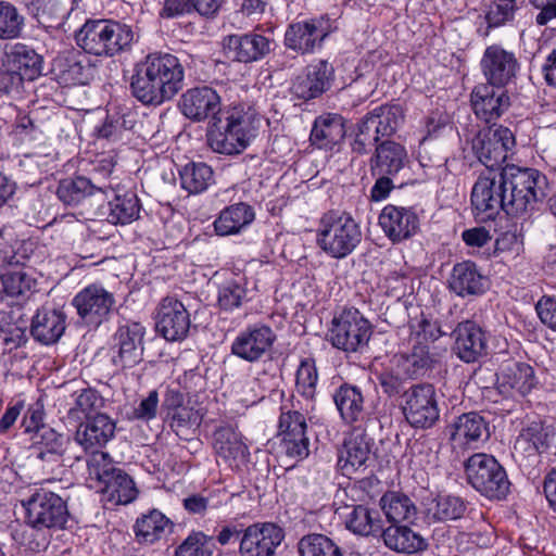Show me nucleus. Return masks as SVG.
<instances>
[{"label":"nucleus","instance_id":"obj_1","mask_svg":"<svg viewBox=\"0 0 556 556\" xmlns=\"http://www.w3.org/2000/svg\"><path fill=\"white\" fill-rule=\"evenodd\" d=\"M219 104V96L207 86L187 90L180 100L181 112L190 119L200 122L213 115L207 142L214 152L239 154L255 136L252 115L238 106L220 110Z\"/></svg>","mask_w":556,"mask_h":556},{"label":"nucleus","instance_id":"obj_2","mask_svg":"<svg viewBox=\"0 0 556 556\" xmlns=\"http://www.w3.org/2000/svg\"><path fill=\"white\" fill-rule=\"evenodd\" d=\"M185 68L172 53L154 52L135 66L130 79L132 96L144 105L170 101L184 88Z\"/></svg>","mask_w":556,"mask_h":556},{"label":"nucleus","instance_id":"obj_3","mask_svg":"<svg viewBox=\"0 0 556 556\" xmlns=\"http://www.w3.org/2000/svg\"><path fill=\"white\" fill-rule=\"evenodd\" d=\"M502 179L507 193L506 213L522 216L534 211L546 194L547 179L538 169L506 165Z\"/></svg>","mask_w":556,"mask_h":556},{"label":"nucleus","instance_id":"obj_4","mask_svg":"<svg viewBox=\"0 0 556 556\" xmlns=\"http://www.w3.org/2000/svg\"><path fill=\"white\" fill-rule=\"evenodd\" d=\"M362 230L348 213L328 211L319 219L317 245L333 258H343L361 243Z\"/></svg>","mask_w":556,"mask_h":556},{"label":"nucleus","instance_id":"obj_5","mask_svg":"<svg viewBox=\"0 0 556 556\" xmlns=\"http://www.w3.org/2000/svg\"><path fill=\"white\" fill-rule=\"evenodd\" d=\"M465 472L470 485L490 500H503L509 492L506 471L492 455L473 454L465 464Z\"/></svg>","mask_w":556,"mask_h":556},{"label":"nucleus","instance_id":"obj_6","mask_svg":"<svg viewBox=\"0 0 556 556\" xmlns=\"http://www.w3.org/2000/svg\"><path fill=\"white\" fill-rule=\"evenodd\" d=\"M371 333L370 323L359 311L349 308L332 319L329 337L334 348L355 353L367 348Z\"/></svg>","mask_w":556,"mask_h":556},{"label":"nucleus","instance_id":"obj_7","mask_svg":"<svg viewBox=\"0 0 556 556\" xmlns=\"http://www.w3.org/2000/svg\"><path fill=\"white\" fill-rule=\"evenodd\" d=\"M406 420L416 428L431 427L439 418L434 387L430 383L410 386L400 402Z\"/></svg>","mask_w":556,"mask_h":556},{"label":"nucleus","instance_id":"obj_8","mask_svg":"<svg viewBox=\"0 0 556 556\" xmlns=\"http://www.w3.org/2000/svg\"><path fill=\"white\" fill-rule=\"evenodd\" d=\"M515 147V137L504 126L480 130L471 141V150L477 159L489 169L500 167Z\"/></svg>","mask_w":556,"mask_h":556},{"label":"nucleus","instance_id":"obj_9","mask_svg":"<svg viewBox=\"0 0 556 556\" xmlns=\"http://www.w3.org/2000/svg\"><path fill=\"white\" fill-rule=\"evenodd\" d=\"M115 304L114 294L99 283L85 287L72 300L77 315L88 326H100L109 320Z\"/></svg>","mask_w":556,"mask_h":556},{"label":"nucleus","instance_id":"obj_10","mask_svg":"<svg viewBox=\"0 0 556 556\" xmlns=\"http://www.w3.org/2000/svg\"><path fill=\"white\" fill-rule=\"evenodd\" d=\"M334 80V68L326 60L307 65L291 83V94L308 101L327 92Z\"/></svg>","mask_w":556,"mask_h":556},{"label":"nucleus","instance_id":"obj_11","mask_svg":"<svg viewBox=\"0 0 556 556\" xmlns=\"http://www.w3.org/2000/svg\"><path fill=\"white\" fill-rule=\"evenodd\" d=\"M471 204L477 216L482 219L494 218L502 210L506 212L507 193L502 175L479 177L471 191Z\"/></svg>","mask_w":556,"mask_h":556},{"label":"nucleus","instance_id":"obj_12","mask_svg":"<svg viewBox=\"0 0 556 556\" xmlns=\"http://www.w3.org/2000/svg\"><path fill=\"white\" fill-rule=\"evenodd\" d=\"M275 341L276 333L269 326L256 324L239 332L232 341L231 353L241 359L254 363L271 350Z\"/></svg>","mask_w":556,"mask_h":556},{"label":"nucleus","instance_id":"obj_13","mask_svg":"<svg viewBox=\"0 0 556 556\" xmlns=\"http://www.w3.org/2000/svg\"><path fill=\"white\" fill-rule=\"evenodd\" d=\"M470 102L476 116L491 123L498 119L510 106V98L503 87L480 84L470 94Z\"/></svg>","mask_w":556,"mask_h":556},{"label":"nucleus","instance_id":"obj_14","mask_svg":"<svg viewBox=\"0 0 556 556\" xmlns=\"http://www.w3.org/2000/svg\"><path fill=\"white\" fill-rule=\"evenodd\" d=\"M283 540L282 529L275 523H255L248 527L240 541L242 556H273Z\"/></svg>","mask_w":556,"mask_h":556},{"label":"nucleus","instance_id":"obj_15","mask_svg":"<svg viewBox=\"0 0 556 556\" xmlns=\"http://www.w3.org/2000/svg\"><path fill=\"white\" fill-rule=\"evenodd\" d=\"M52 74L63 86L87 85L93 76V68L79 51H64L53 59Z\"/></svg>","mask_w":556,"mask_h":556},{"label":"nucleus","instance_id":"obj_16","mask_svg":"<svg viewBox=\"0 0 556 556\" xmlns=\"http://www.w3.org/2000/svg\"><path fill=\"white\" fill-rule=\"evenodd\" d=\"M453 351L466 363H473L486 354L488 340L482 328L472 320L459 323L453 330Z\"/></svg>","mask_w":556,"mask_h":556},{"label":"nucleus","instance_id":"obj_17","mask_svg":"<svg viewBox=\"0 0 556 556\" xmlns=\"http://www.w3.org/2000/svg\"><path fill=\"white\" fill-rule=\"evenodd\" d=\"M190 328V316L181 302L165 298L159 308L156 330L167 341H178L186 338Z\"/></svg>","mask_w":556,"mask_h":556},{"label":"nucleus","instance_id":"obj_18","mask_svg":"<svg viewBox=\"0 0 556 556\" xmlns=\"http://www.w3.org/2000/svg\"><path fill=\"white\" fill-rule=\"evenodd\" d=\"M518 62L515 55L498 46L488 47L481 60L486 84L504 87L516 75Z\"/></svg>","mask_w":556,"mask_h":556},{"label":"nucleus","instance_id":"obj_19","mask_svg":"<svg viewBox=\"0 0 556 556\" xmlns=\"http://www.w3.org/2000/svg\"><path fill=\"white\" fill-rule=\"evenodd\" d=\"M216 455L230 467L239 468L249 460L250 452L240 432L230 425L218 427L213 433Z\"/></svg>","mask_w":556,"mask_h":556},{"label":"nucleus","instance_id":"obj_20","mask_svg":"<svg viewBox=\"0 0 556 556\" xmlns=\"http://www.w3.org/2000/svg\"><path fill=\"white\" fill-rule=\"evenodd\" d=\"M490 437L489 422L485 418L476 412H470L458 416L451 425L450 439L457 446H478L485 442Z\"/></svg>","mask_w":556,"mask_h":556},{"label":"nucleus","instance_id":"obj_21","mask_svg":"<svg viewBox=\"0 0 556 556\" xmlns=\"http://www.w3.org/2000/svg\"><path fill=\"white\" fill-rule=\"evenodd\" d=\"M379 225L390 240L399 242L416 232L418 217L410 208L389 204L379 215Z\"/></svg>","mask_w":556,"mask_h":556},{"label":"nucleus","instance_id":"obj_22","mask_svg":"<svg viewBox=\"0 0 556 556\" xmlns=\"http://www.w3.org/2000/svg\"><path fill=\"white\" fill-rule=\"evenodd\" d=\"M497 391L505 397L525 396L534 387L533 369L522 363H514L497 374Z\"/></svg>","mask_w":556,"mask_h":556},{"label":"nucleus","instance_id":"obj_23","mask_svg":"<svg viewBox=\"0 0 556 556\" xmlns=\"http://www.w3.org/2000/svg\"><path fill=\"white\" fill-rule=\"evenodd\" d=\"M144 328L134 323L131 325L122 326L116 332L118 341V354L114 357V363L123 368H132L142 361V339Z\"/></svg>","mask_w":556,"mask_h":556},{"label":"nucleus","instance_id":"obj_24","mask_svg":"<svg viewBox=\"0 0 556 556\" xmlns=\"http://www.w3.org/2000/svg\"><path fill=\"white\" fill-rule=\"evenodd\" d=\"M79 382L73 380L63 386L65 393L70 395L71 402L67 403V418L70 420L80 422L88 418L89 415L102 407V396L91 388H77Z\"/></svg>","mask_w":556,"mask_h":556},{"label":"nucleus","instance_id":"obj_25","mask_svg":"<svg viewBox=\"0 0 556 556\" xmlns=\"http://www.w3.org/2000/svg\"><path fill=\"white\" fill-rule=\"evenodd\" d=\"M267 37H225L223 52L226 59L238 62H252L269 52Z\"/></svg>","mask_w":556,"mask_h":556},{"label":"nucleus","instance_id":"obj_26","mask_svg":"<svg viewBox=\"0 0 556 556\" xmlns=\"http://www.w3.org/2000/svg\"><path fill=\"white\" fill-rule=\"evenodd\" d=\"M370 452V439L363 429L355 428L340 451L339 464L342 470L346 473L357 470L369 459Z\"/></svg>","mask_w":556,"mask_h":556},{"label":"nucleus","instance_id":"obj_27","mask_svg":"<svg viewBox=\"0 0 556 556\" xmlns=\"http://www.w3.org/2000/svg\"><path fill=\"white\" fill-rule=\"evenodd\" d=\"M16 62L18 71H3L0 73V94H20L24 88V81L31 83L35 79V61L24 48H17Z\"/></svg>","mask_w":556,"mask_h":556},{"label":"nucleus","instance_id":"obj_28","mask_svg":"<svg viewBox=\"0 0 556 556\" xmlns=\"http://www.w3.org/2000/svg\"><path fill=\"white\" fill-rule=\"evenodd\" d=\"M408 162L407 151L399 142L386 140L377 144L371 157V170L376 175H395Z\"/></svg>","mask_w":556,"mask_h":556},{"label":"nucleus","instance_id":"obj_29","mask_svg":"<svg viewBox=\"0 0 556 556\" xmlns=\"http://www.w3.org/2000/svg\"><path fill=\"white\" fill-rule=\"evenodd\" d=\"M484 281L477 265L471 261H464L453 267L448 287L455 294L465 298L481 294L484 291Z\"/></svg>","mask_w":556,"mask_h":556},{"label":"nucleus","instance_id":"obj_30","mask_svg":"<svg viewBox=\"0 0 556 556\" xmlns=\"http://www.w3.org/2000/svg\"><path fill=\"white\" fill-rule=\"evenodd\" d=\"M345 136L344 118L334 113L318 116L313 125L309 140L319 149H331Z\"/></svg>","mask_w":556,"mask_h":556},{"label":"nucleus","instance_id":"obj_31","mask_svg":"<svg viewBox=\"0 0 556 556\" xmlns=\"http://www.w3.org/2000/svg\"><path fill=\"white\" fill-rule=\"evenodd\" d=\"M115 432V422L105 414H98L87 424L80 425L76 432V441L86 450L105 445Z\"/></svg>","mask_w":556,"mask_h":556},{"label":"nucleus","instance_id":"obj_32","mask_svg":"<svg viewBox=\"0 0 556 556\" xmlns=\"http://www.w3.org/2000/svg\"><path fill=\"white\" fill-rule=\"evenodd\" d=\"M394 359L399 371L404 374V377L408 379L425 377L432 370L434 364V358L429 351V346L421 342L414 345L409 353L396 355Z\"/></svg>","mask_w":556,"mask_h":556},{"label":"nucleus","instance_id":"obj_33","mask_svg":"<svg viewBox=\"0 0 556 556\" xmlns=\"http://www.w3.org/2000/svg\"><path fill=\"white\" fill-rule=\"evenodd\" d=\"M386 546L396 553H416L427 548L426 540L407 526L392 523L380 531Z\"/></svg>","mask_w":556,"mask_h":556},{"label":"nucleus","instance_id":"obj_34","mask_svg":"<svg viewBox=\"0 0 556 556\" xmlns=\"http://www.w3.org/2000/svg\"><path fill=\"white\" fill-rule=\"evenodd\" d=\"M39 509L37 510V532L38 527L62 528L68 516L67 507L62 497L54 492H45L42 495L37 493Z\"/></svg>","mask_w":556,"mask_h":556},{"label":"nucleus","instance_id":"obj_35","mask_svg":"<svg viewBox=\"0 0 556 556\" xmlns=\"http://www.w3.org/2000/svg\"><path fill=\"white\" fill-rule=\"evenodd\" d=\"M341 418L346 424H354L364 417V396L356 386L344 383L332 395Z\"/></svg>","mask_w":556,"mask_h":556},{"label":"nucleus","instance_id":"obj_36","mask_svg":"<svg viewBox=\"0 0 556 556\" xmlns=\"http://www.w3.org/2000/svg\"><path fill=\"white\" fill-rule=\"evenodd\" d=\"M254 219L253 208L243 203H236L224 208L214 222L215 231L219 236L238 233Z\"/></svg>","mask_w":556,"mask_h":556},{"label":"nucleus","instance_id":"obj_37","mask_svg":"<svg viewBox=\"0 0 556 556\" xmlns=\"http://www.w3.org/2000/svg\"><path fill=\"white\" fill-rule=\"evenodd\" d=\"M98 490L114 505H126L138 494L134 480L122 469H117Z\"/></svg>","mask_w":556,"mask_h":556},{"label":"nucleus","instance_id":"obj_38","mask_svg":"<svg viewBox=\"0 0 556 556\" xmlns=\"http://www.w3.org/2000/svg\"><path fill=\"white\" fill-rule=\"evenodd\" d=\"M74 40L86 53L98 56H113L131 45V37H74Z\"/></svg>","mask_w":556,"mask_h":556},{"label":"nucleus","instance_id":"obj_39","mask_svg":"<svg viewBox=\"0 0 556 556\" xmlns=\"http://www.w3.org/2000/svg\"><path fill=\"white\" fill-rule=\"evenodd\" d=\"M380 505L391 525L402 521L412 522L417 516L414 502L403 493H386L380 500Z\"/></svg>","mask_w":556,"mask_h":556},{"label":"nucleus","instance_id":"obj_40","mask_svg":"<svg viewBox=\"0 0 556 556\" xmlns=\"http://www.w3.org/2000/svg\"><path fill=\"white\" fill-rule=\"evenodd\" d=\"M367 114L371 117L372 127H376V132L380 138L395 134L404 122V110L400 104H382Z\"/></svg>","mask_w":556,"mask_h":556},{"label":"nucleus","instance_id":"obj_41","mask_svg":"<svg viewBox=\"0 0 556 556\" xmlns=\"http://www.w3.org/2000/svg\"><path fill=\"white\" fill-rule=\"evenodd\" d=\"M106 188V185L97 187L90 179L77 176L62 180L56 189V195L64 204L76 205L92 194L94 189L104 191Z\"/></svg>","mask_w":556,"mask_h":556},{"label":"nucleus","instance_id":"obj_42","mask_svg":"<svg viewBox=\"0 0 556 556\" xmlns=\"http://www.w3.org/2000/svg\"><path fill=\"white\" fill-rule=\"evenodd\" d=\"M110 212L108 220L111 224L125 225L138 218L140 212L139 199L135 192L128 191L124 194H116L109 202Z\"/></svg>","mask_w":556,"mask_h":556},{"label":"nucleus","instance_id":"obj_43","mask_svg":"<svg viewBox=\"0 0 556 556\" xmlns=\"http://www.w3.org/2000/svg\"><path fill=\"white\" fill-rule=\"evenodd\" d=\"M169 523V519L164 514L156 509L151 510L136 521V538L140 543L152 544L161 539Z\"/></svg>","mask_w":556,"mask_h":556},{"label":"nucleus","instance_id":"obj_44","mask_svg":"<svg viewBox=\"0 0 556 556\" xmlns=\"http://www.w3.org/2000/svg\"><path fill=\"white\" fill-rule=\"evenodd\" d=\"M346 527L356 534L370 535L382 530V520L378 510L358 505L349 514Z\"/></svg>","mask_w":556,"mask_h":556},{"label":"nucleus","instance_id":"obj_45","mask_svg":"<svg viewBox=\"0 0 556 556\" xmlns=\"http://www.w3.org/2000/svg\"><path fill=\"white\" fill-rule=\"evenodd\" d=\"M213 182V170L205 163L187 164L180 170V185L190 194L205 191Z\"/></svg>","mask_w":556,"mask_h":556},{"label":"nucleus","instance_id":"obj_46","mask_svg":"<svg viewBox=\"0 0 556 556\" xmlns=\"http://www.w3.org/2000/svg\"><path fill=\"white\" fill-rule=\"evenodd\" d=\"M65 330V319L56 309L37 313V341L45 344L56 342Z\"/></svg>","mask_w":556,"mask_h":556},{"label":"nucleus","instance_id":"obj_47","mask_svg":"<svg viewBox=\"0 0 556 556\" xmlns=\"http://www.w3.org/2000/svg\"><path fill=\"white\" fill-rule=\"evenodd\" d=\"M467 510L463 498L453 495H441L434 500L429 514L437 521H452L462 518Z\"/></svg>","mask_w":556,"mask_h":556},{"label":"nucleus","instance_id":"obj_48","mask_svg":"<svg viewBox=\"0 0 556 556\" xmlns=\"http://www.w3.org/2000/svg\"><path fill=\"white\" fill-rule=\"evenodd\" d=\"M301 556H339L341 548L324 534H308L299 544Z\"/></svg>","mask_w":556,"mask_h":556},{"label":"nucleus","instance_id":"obj_49","mask_svg":"<svg viewBox=\"0 0 556 556\" xmlns=\"http://www.w3.org/2000/svg\"><path fill=\"white\" fill-rule=\"evenodd\" d=\"M89 480L94 482L92 488H100L109 477L118 469L114 466L108 453L96 451L87 459Z\"/></svg>","mask_w":556,"mask_h":556},{"label":"nucleus","instance_id":"obj_50","mask_svg":"<svg viewBox=\"0 0 556 556\" xmlns=\"http://www.w3.org/2000/svg\"><path fill=\"white\" fill-rule=\"evenodd\" d=\"M214 543L202 531H192L175 549V556H213Z\"/></svg>","mask_w":556,"mask_h":556},{"label":"nucleus","instance_id":"obj_51","mask_svg":"<svg viewBox=\"0 0 556 556\" xmlns=\"http://www.w3.org/2000/svg\"><path fill=\"white\" fill-rule=\"evenodd\" d=\"M40 470L42 479L40 484L61 481L64 472L61 452H37V471Z\"/></svg>","mask_w":556,"mask_h":556},{"label":"nucleus","instance_id":"obj_52","mask_svg":"<svg viewBox=\"0 0 556 556\" xmlns=\"http://www.w3.org/2000/svg\"><path fill=\"white\" fill-rule=\"evenodd\" d=\"M3 291L12 298L31 294V277L23 268H12L1 274Z\"/></svg>","mask_w":556,"mask_h":556},{"label":"nucleus","instance_id":"obj_53","mask_svg":"<svg viewBox=\"0 0 556 556\" xmlns=\"http://www.w3.org/2000/svg\"><path fill=\"white\" fill-rule=\"evenodd\" d=\"M339 30L336 21H331L328 16H320L308 21H299L289 25L285 35H330Z\"/></svg>","mask_w":556,"mask_h":556},{"label":"nucleus","instance_id":"obj_54","mask_svg":"<svg viewBox=\"0 0 556 556\" xmlns=\"http://www.w3.org/2000/svg\"><path fill=\"white\" fill-rule=\"evenodd\" d=\"M170 418V428L180 438L188 434L190 429L199 427L201 422L200 413L191 406L178 407L175 412L168 413Z\"/></svg>","mask_w":556,"mask_h":556},{"label":"nucleus","instance_id":"obj_55","mask_svg":"<svg viewBox=\"0 0 556 556\" xmlns=\"http://www.w3.org/2000/svg\"><path fill=\"white\" fill-rule=\"evenodd\" d=\"M73 33L74 35H130L131 30L128 26L112 20H87Z\"/></svg>","mask_w":556,"mask_h":556},{"label":"nucleus","instance_id":"obj_56","mask_svg":"<svg viewBox=\"0 0 556 556\" xmlns=\"http://www.w3.org/2000/svg\"><path fill=\"white\" fill-rule=\"evenodd\" d=\"M247 298V289L237 280H228L219 287L218 305L224 311H233L242 305Z\"/></svg>","mask_w":556,"mask_h":556},{"label":"nucleus","instance_id":"obj_57","mask_svg":"<svg viewBox=\"0 0 556 556\" xmlns=\"http://www.w3.org/2000/svg\"><path fill=\"white\" fill-rule=\"evenodd\" d=\"M374 122L371 117L366 114L357 124L355 139L352 143V150L358 154H365L369 148L377 144L380 140L379 135L376 132V127H372Z\"/></svg>","mask_w":556,"mask_h":556},{"label":"nucleus","instance_id":"obj_58","mask_svg":"<svg viewBox=\"0 0 556 556\" xmlns=\"http://www.w3.org/2000/svg\"><path fill=\"white\" fill-rule=\"evenodd\" d=\"M317 369L312 359L301 362L296 371V390L304 397L312 400L316 393Z\"/></svg>","mask_w":556,"mask_h":556},{"label":"nucleus","instance_id":"obj_59","mask_svg":"<svg viewBox=\"0 0 556 556\" xmlns=\"http://www.w3.org/2000/svg\"><path fill=\"white\" fill-rule=\"evenodd\" d=\"M37 2H40V7H37V22L45 31H52L60 27L64 33L72 30L71 24L74 20L72 15H68L64 23L54 24L52 22L58 11L56 2H52V0H37Z\"/></svg>","mask_w":556,"mask_h":556},{"label":"nucleus","instance_id":"obj_60","mask_svg":"<svg viewBox=\"0 0 556 556\" xmlns=\"http://www.w3.org/2000/svg\"><path fill=\"white\" fill-rule=\"evenodd\" d=\"M408 378L404 377V374L399 371V367L394 365V367L390 368L381 372L378 377L379 384L388 396H400L402 400V394L407 390L405 387V381Z\"/></svg>","mask_w":556,"mask_h":556},{"label":"nucleus","instance_id":"obj_61","mask_svg":"<svg viewBox=\"0 0 556 556\" xmlns=\"http://www.w3.org/2000/svg\"><path fill=\"white\" fill-rule=\"evenodd\" d=\"M516 4L514 0H497L489 7L485 14L488 27H496L505 24L514 16Z\"/></svg>","mask_w":556,"mask_h":556},{"label":"nucleus","instance_id":"obj_62","mask_svg":"<svg viewBox=\"0 0 556 556\" xmlns=\"http://www.w3.org/2000/svg\"><path fill=\"white\" fill-rule=\"evenodd\" d=\"M23 18L16 9L4 2H0V35H17L21 31Z\"/></svg>","mask_w":556,"mask_h":556},{"label":"nucleus","instance_id":"obj_63","mask_svg":"<svg viewBox=\"0 0 556 556\" xmlns=\"http://www.w3.org/2000/svg\"><path fill=\"white\" fill-rule=\"evenodd\" d=\"M38 414L39 402L37 401V438H40V441H37V452L40 450L45 452H61V437L52 428L46 427L45 425H39Z\"/></svg>","mask_w":556,"mask_h":556},{"label":"nucleus","instance_id":"obj_64","mask_svg":"<svg viewBox=\"0 0 556 556\" xmlns=\"http://www.w3.org/2000/svg\"><path fill=\"white\" fill-rule=\"evenodd\" d=\"M535 308L541 321L556 332V299L542 298Z\"/></svg>","mask_w":556,"mask_h":556}]
</instances>
